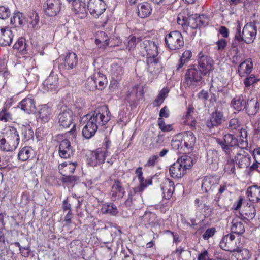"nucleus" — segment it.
I'll use <instances>...</instances> for the list:
<instances>
[{"label":"nucleus","instance_id":"obj_49","mask_svg":"<svg viewBox=\"0 0 260 260\" xmlns=\"http://www.w3.org/2000/svg\"><path fill=\"white\" fill-rule=\"evenodd\" d=\"M101 211L104 214L115 215L118 213L116 206L113 203H105L103 205Z\"/></svg>","mask_w":260,"mask_h":260},{"label":"nucleus","instance_id":"obj_24","mask_svg":"<svg viewBox=\"0 0 260 260\" xmlns=\"http://www.w3.org/2000/svg\"><path fill=\"white\" fill-rule=\"evenodd\" d=\"M14 35L12 30L8 27L0 29V45L2 46H10L13 41Z\"/></svg>","mask_w":260,"mask_h":260},{"label":"nucleus","instance_id":"obj_64","mask_svg":"<svg viewBox=\"0 0 260 260\" xmlns=\"http://www.w3.org/2000/svg\"><path fill=\"white\" fill-rule=\"evenodd\" d=\"M140 38H136L135 36H130L128 38L127 46L129 50L134 49L137 43L141 41Z\"/></svg>","mask_w":260,"mask_h":260},{"label":"nucleus","instance_id":"obj_60","mask_svg":"<svg viewBox=\"0 0 260 260\" xmlns=\"http://www.w3.org/2000/svg\"><path fill=\"white\" fill-rule=\"evenodd\" d=\"M140 192H141L135 191L133 189V191H131L129 193L132 199V203H136V208L139 207V205L141 204L142 199L141 194L139 193Z\"/></svg>","mask_w":260,"mask_h":260},{"label":"nucleus","instance_id":"obj_33","mask_svg":"<svg viewBox=\"0 0 260 260\" xmlns=\"http://www.w3.org/2000/svg\"><path fill=\"white\" fill-rule=\"evenodd\" d=\"M170 176L174 178H181L186 173V171L179 163L177 161L170 167Z\"/></svg>","mask_w":260,"mask_h":260},{"label":"nucleus","instance_id":"obj_50","mask_svg":"<svg viewBox=\"0 0 260 260\" xmlns=\"http://www.w3.org/2000/svg\"><path fill=\"white\" fill-rule=\"evenodd\" d=\"M22 139L24 141H28L34 137V131L29 126H22L21 127Z\"/></svg>","mask_w":260,"mask_h":260},{"label":"nucleus","instance_id":"obj_36","mask_svg":"<svg viewBox=\"0 0 260 260\" xmlns=\"http://www.w3.org/2000/svg\"><path fill=\"white\" fill-rule=\"evenodd\" d=\"M13 48L21 55H26L28 53V45L26 39L24 37H19L14 44Z\"/></svg>","mask_w":260,"mask_h":260},{"label":"nucleus","instance_id":"obj_46","mask_svg":"<svg viewBox=\"0 0 260 260\" xmlns=\"http://www.w3.org/2000/svg\"><path fill=\"white\" fill-rule=\"evenodd\" d=\"M33 150L29 146H25L21 148L18 154V159L22 161L28 160L32 154Z\"/></svg>","mask_w":260,"mask_h":260},{"label":"nucleus","instance_id":"obj_13","mask_svg":"<svg viewBox=\"0 0 260 260\" xmlns=\"http://www.w3.org/2000/svg\"><path fill=\"white\" fill-rule=\"evenodd\" d=\"M177 137H181L185 153L192 150L196 141V138L192 132L190 131L184 132L178 135Z\"/></svg>","mask_w":260,"mask_h":260},{"label":"nucleus","instance_id":"obj_6","mask_svg":"<svg viewBox=\"0 0 260 260\" xmlns=\"http://www.w3.org/2000/svg\"><path fill=\"white\" fill-rule=\"evenodd\" d=\"M216 141L221 146L227 157H231L232 155L234 154L233 151L235 149L239 147L238 139L234 135L231 134L224 135L222 139L216 138Z\"/></svg>","mask_w":260,"mask_h":260},{"label":"nucleus","instance_id":"obj_30","mask_svg":"<svg viewBox=\"0 0 260 260\" xmlns=\"http://www.w3.org/2000/svg\"><path fill=\"white\" fill-rule=\"evenodd\" d=\"M235 161L239 168H247L251 164V156L247 153H238L234 157Z\"/></svg>","mask_w":260,"mask_h":260},{"label":"nucleus","instance_id":"obj_41","mask_svg":"<svg viewBox=\"0 0 260 260\" xmlns=\"http://www.w3.org/2000/svg\"><path fill=\"white\" fill-rule=\"evenodd\" d=\"M142 219L146 226L154 227L158 223L156 214L151 212H146Z\"/></svg>","mask_w":260,"mask_h":260},{"label":"nucleus","instance_id":"obj_56","mask_svg":"<svg viewBox=\"0 0 260 260\" xmlns=\"http://www.w3.org/2000/svg\"><path fill=\"white\" fill-rule=\"evenodd\" d=\"M138 180L139 185L137 187L133 188L134 190L142 192L148 185L152 184V179H145L144 177H142L138 179Z\"/></svg>","mask_w":260,"mask_h":260},{"label":"nucleus","instance_id":"obj_35","mask_svg":"<svg viewBox=\"0 0 260 260\" xmlns=\"http://www.w3.org/2000/svg\"><path fill=\"white\" fill-rule=\"evenodd\" d=\"M147 71L151 73H156L161 67L160 59L158 57H146Z\"/></svg>","mask_w":260,"mask_h":260},{"label":"nucleus","instance_id":"obj_42","mask_svg":"<svg viewBox=\"0 0 260 260\" xmlns=\"http://www.w3.org/2000/svg\"><path fill=\"white\" fill-rule=\"evenodd\" d=\"M111 75L112 79L116 82L120 81L124 74V68L117 64L112 66Z\"/></svg>","mask_w":260,"mask_h":260},{"label":"nucleus","instance_id":"obj_34","mask_svg":"<svg viewBox=\"0 0 260 260\" xmlns=\"http://www.w3.org/2000/svg\"><path fill=\"white\" fill-rule=\"evenodd\" d=\"M77 162H63L58 165L59 172L62 175L73 174L77 167Z\"/></svg>","mask_w":260,"mask_h":260},{"label":"nucleus","instance_id":"obj_47","mask_svg":"<svg viewBox=\"0 0 260 260\" xmlns=\"http://www.w3.org/2000/svg\"><path fill=\"white\" fill-rule=\"evenodd\" d=\"M228 56L233 63H237L240 60L241 55L239 53L238 48L236 46L232 45L231 48L229 50Z\"/></svg>","mask_w":260,"mask_h":260},{"label":"nucleus","instance_id":"obj_61","mask_svg":"<svg viewBox=\"0 0 260 260\" xmlns=\"http://www.w3.org/2000/svg\"><path fill=\"white\" fill-rule=\"evenodd\" d=\"M228 128L233 132L239 131L241 128V122L237 118L231 119L229 122Z\"/></svg>","mask_w":260,"mask_h":260},{"label":"nucleus","instance_id":"obj_17","mask_svg":"<svg viewBox=\"0 0 260 260\" xmlns=\"http://www.w3.org/2000/svg\"><path fill=\"white\" fill-rule=\"evenodd\" d=\"M219 245L222 249L232 252L237 247L236 246L235 236L232 233L224 236Z\"/></svg>","mask_w":260,"mask_h":260},{"label":"nucleus","instance_id":"obj_62","mask_svg":"<svg viewBox=\"0 0 260 260\" xmlns=\"http://www.w3.org/2000/svg\"><path fill=\"white\" fill-rule=\"evenodd\" d=\"M157 124L159 128L164 132H169L173 130V126L172 124H166L165 120L161 118H158Z\"/></svg>","mask_w":260,"mask_h":260},{"label":"nucleus","instance_id":"obj_2","mask_svg":"<svg viewBox=\"0 0 260 260\" xmlns=\"http://www.w3.org/2000/svg\"><path fill=\"white\" fill-rule=\"evenodd\" d=\"M209 19L205 15H191L187 18L179 15L177 18V23L182 26L183 31L189 35H193L194 30L201 26L208 25Z\"/></svg>","mask_w":260,"mask_h":260},{"label":"nucleus","instance_id":"obj_54","mask_svg":"<svg viewBox=\"0 0 260 260\" xmlns=\"http://www.w3.org/2000/svg\"><path fill=\"white\" fill-rule=\"evenodd\" d=\"M230 159L227 160V162L225 164L224 168V170L225 173L228 174L236 175V169H235V161L234 158L231 159V157H229Z\"/></svg>","mask_w":260,"mask_h":260},{"label":"nucleus","instance_id":"obj_45","mask_svg":"<svg viewBox=\"0 0 260 260\" xmlns=\"http://www.w3.org/2000/svg\"><path fill=\"white\" fill-rule=\"evenodd\" d=\"M245 108L249 114H255L259 110V103L257 99H252L246 102Z\"/></svg>","mask_w":260,"mask_h":260},{"label":"nucleus","instance_id":"obj_19","mask_svg":"<svg viewBox=\"0 0 260 260\" xmlns=\"http://www.w3.org/2000/svg\"><path fill=\"white\" fill-rule=\"evenodd\" d=\"M59 156L64 159L70 158L73 154V151L70 141L64 139L60 141L58 149Z\"/></svg>","mask_w":260,"mask_h":260},{"label":"nucleus","instance_id":"obj_9","mask_svg":"<svg viewBox=\"0 0 260 260\" xmlns=\"http://www.w3.org/2000/svg\"><path fill=\"white\" fill-rule=\"evenodd\" d=\"M87 6L91 15L98 18L106 11L107 4L106 0H88Z\"/></svg>","mask_w":260,"mask_h":260},{"label":"nucleus","instance_id":"obj_53","mask_svg":"<svg viewBox=\"0 0 260 260\" xmlns=\"http://www.w3.org/2000/svg\"><path fill=\"white\" fill-rule=\"evenodd\" d=\"M239 131L240 137V140L239 141V147L242 149H244L247 148L248 145L247 132L245 128H241Z\"/></svg>","mask_w":260,"mask_h":260},{"label":"nucleus","instance_id":"obj_8","mask_svg":"<svg viewBox=\"0 0 260 260\" xmlns=\"http://www.w3.org/2000/svg\"><path fill=\"white\" fill-rule=\"evenodd\" d=\"M197 60L198 63L197 67L206 76L213 71L214 61L212 57L203 51L198 53Z\"/></svg>","mask_w":260,"mask_h":260},{"label":"nucleus","instance_id":"obj_25","mask_svg":"<svg viewBox=\"0 0 260 260\" xmlns=\"http://www.w3.org/2000/svg\"><path fill=\"white\" fill-rule=\"evenodd\" d=\"M251 256L249 250L237 246L232 252L231 258L232 260H249Z\"/></svg>","mask_w":260,"mask_h":260},{"label":"nucleus","instance_id":"obj_11","mask_svg":"<svg viewBox=\"0 0 260 260\" xmlns=\"http://www.w3.org/2000/svg\"><path fill=\"white\" fill-rule=\"evenodd\" d=\"M3 134L4 138H6L9 143V146L6 149H8V148L9 149L10 148L16 149L18 147L20 141L19 136L16 128L13 126H9L4 129Z\"/></svg>","mask_w":260,"mask_h":260},{"label":"nucleus","instance_id":"obj_10","mask_svg":"<svg viewBox=\"0 0 260 260\" xmlns=\"http://www.w3.org/2000/svg\"><path fill=\"white\" fill-rule=\"evenodd\" d=\"M225 121L223 112L217 109L212 112L205 122L207 127L211 129L220 126Z\"/></svg>","mask_w":260,"mask_h":260},{"label":"nucleus","instance_id":"obj_28","mask_svg":"<svg viewBox=\"0 0 260 260\" xmlns=\"http://www.w3.org/2000/svg\"><path fill=\"white\" fill-rule=\"evenodd\" d=\"M247 198L252 203L260 202V186L252 185L248 187L246 191Z\"/></svg>","mask_w":260,"mask_h":260},{"label":"nucleus","instance_id":"obj_37","mask_svg":"<svg viewBox=\"0 0 260 260\" xmlns=\"http://www.w3.org/2000/svg\"><path fill=\"white\" fill-rule=\"evenodd\" d=\"M77 63V57L75 53L68 51L64 58V66L67 69H73Z\"/></svg>","mask_w":260,"mask_h":260},{"label":"nucleus","instance_id":"obj_29","mask_svg":"<svg viewBox=\"0 0 260 260\" xmlns=\"http://www.w3.org/2000/svg\"><path fill=\"white\" fill-rule=\"evenodd\" d=\"M58 78L56 75L51 74L43 83V89L46 91H52L58 87Z\"/></svg>","mask_w":260,"mask_h":260},{"label":"nucleus","instance_id":"obj_18","mask_svg":"<svg viewBox=\"0 0 260 260\" xmlns=\"http://www.w3.org/2000/svg\"><path fill=\"white\" fill-rule=\"evenodd\" d=\"M160 186L162 198L166 200L171 199L175 190L174 182L169 178H165Z\"/></svg>","mask_w":260,"mask_h":260},{"label":"nucleus","instance_id":"obj_27","mask_svg":"<svg viewBox=\"0 0 260 260\" xmlns=\"http://www.w3.org/2000/svg\"><path fill=\"white\" fill-rule=\"evenodd\" d=\"M245 222L239 216L235 217L232 221L231 231L237 235L243 234L245 231Z\"/></svg>","mask_w":260,"mask_h":260},{"label":"nucleus","instance_id":"obj_52","mask_svg":"<svg viewBox=\"0 0 260 260\" xmlns=\"http://www.w3.org/2000/svg\"><path fill=\"white\" fill-rule=\"evenodd\" d=\"M228 192L227 184L224 183L220 184L218 188V191L215 195V200L219 202L220 200L224 198L228 194Z\"/></svg>","mask_w":260,"mask_h":260},{"label":"nucleus","instance_id":"obj_15","mask_svg":"<svg viewBox=\"0 0 260 260\" xmlns=\"http://www.w3.org/2000/svg\"><path fill=\"white\" fill-rule=\"evenodd\" d=\"M194 108L192 105H189L187 108L185 114L182 117V123L184 125L189 126L192 130H195L197 124L196 118L193 116Z\"/></svg>","mask_w":260,"mask_h":260},{"label":"nucleus","instance_id":"obj_55","mask_svg":"<svg viewBox=\"0 0 260 260\" xmlns=\"http://www.w3.org/2000/svg\"><path fill=\"white\" fill-rule=\"evenodd\" d=\"M24 17L22 13L17 12L14 13L13 16L11 18V23L15 26L22 25L23 23Z\"/></svg>","mask_w":260,"mask_h":260},{"label":"nucleus","instance_id":"obj_14","mask_svg":"<svg viewBox=\"0 0 260 260\" xmlns=\"http://www.w3.org/2000/svg\"><path fill=\"white\" fill-rule=\"evenodd\" d=\"M125 193L121 180L116 179L111 187L110 196L112 201H118L122 199Z\"/></svg>","mask_w":260,"mask_h":260},{"label":"nucleus","instance_id":"obj_4","mask_svg":"<svg viewBox=\"0 0 260 260\" xmlns=\"http://www.w3.org/2000/svg\"><path fill=\"white\" fill-rule=\"evenodd\" d=\"M257 34L256 27L254 24L247 23L241 32V26L238 24L236 32L235 35L234 40L239 43V46L242 47L244 43L250 44L253 42Z\"/></svg>","mask_w":260,"mask_h":260},{"label":"nucleus","instance_id":"obj_23","mask_svg":"<svg viewBox=\"0 0 260 260\" xmlns=\"http://www.w3.org/2000/svg\"><path fill=\"white\" fill-rule=\"evenodd\" d=\"M218 184V179L215 176H206L203 179L202 189L205 192L212 191L215 186Z\"/></svg>","mask_w":260,"mask_h":260},{"label":"nucleus","instance_id":"obj_12","mask_svg":"<svg viewBox=\"0 0 260 260\" xmlns=\"http://www.w3.org/2000/svg\"><path fill=\"white\" fill-rule=\"evenodd\" d=\"M61 5L60 0H46L43 6L44 12L48 16H55L60 11Z\"/></svg>","mask_w":260,"mask_h":260},{"label":"nucleus","instance_id":"obj_22","mask_svg":"<svg viewBox=\"0 0 260 260\" xmlns=\"http://www.w3.org/2000/svg\"><path fill=\"white\" fill-rule=\"evenodd\" d=\"M152 6L150 3L144 1L139 3L136 8V13L141 18L148 17L152 13Z\"/></svg>","mask_w":260,"mask_h":260},{"label":"nucleus","instance_id":"obj_38","mask_svg":"<svg viewBox=\"0 0 260 260\" xmlns=\"http://www.w3.org/2000/svg\"><path fill=\"white\" fill-rule=\"evenodd\" d=\"M231 105L236 111L240 112L245 108L246 100L241 94L236 95L231 101Z\"/></svg>","mask_w":260,"mask_h":260},{"label":"nucleus","instance_id":"obj_20","mask_svg":"<svg viewBox=\"0 0 260 260\" xmlns=\"http://www.w3.org/2000/svg\"><path fill=\"white\" fill-rule=\"evenodd\" d=\"M17 106L28 114L34 112L36 109V102L31 95H28L18 103Z\"/></svg>","mask_w":260,"mask_h":260},{"label":"nucleus","instance_id":"obj_31","mask_svg":"<svg viewBox=\"0 0 260 260\" xmlns=\"http://www.w3.org/2000/svg\"><path fill=\"white\" fill-rule=\"evenodd\" d=\"M252 69V60L251 58H249L240 64L238 69V73L240 77H246L251 72Z\"/></svg>","mask_w":260,"mask_h":260},{"label":"nucleus","instance_id":"obj_58","mask_svg":"<svg viewBox=\"0 0 260 260\" xmlns=\"http://www.w3.org/2000/svg\"><path fill=\"white\" fill-rule=\"evenodd\" d=\"M179 139H173L171 141V146L174 150H178L180 153H185V150L183 149V144L181 137H178Z\"/></svg>","mask_w":260,"mask_h":260},{"label":"nucleus","instance_id":"obj_57","mask_svg":"<svg viewBox=\"0 0 260 260\" xmlns=\"http://www.w3.org/2000/svg\"><path fill=\"white\" fill-rule=\"evenodd\" d=\"M138 180L139 185L137 187L133 188L134 190L142 192L148 185L152 184V179H145L144 177H142L138 179Z\"/></svg>","mask_w":260,"mask_h":260},{"label":"nucleus","instance_id":"obj_3","mask_svg":"<svg viewBox=\"0 0 260 260\" xmlns=\"http://www.w3.org/2000/svg\"><path fill=\"white\" fill-rule=\"evenodd\" d=\"M205 76L196 65H191L185 71L183 84L185 88L194 89L202 85Z\"/></svg>","mask_w":260,"mask_h":260},{"label":"nucleus","instance_id":"obj_48","mask_svg":"<svg viewBox=\"0 0 260 260\" xmlns=\"http://www.w3.org/2000/svg\"><path fill=\"white\" fill-rule=\"evenodd\" d=\"M177 161L182 166V167L186 171L187 170L190 169L193 165L192 158L187 155L182 156Z\"/></svg>","mask_w":260,"mask_h":260},{"label":"nucleus","instance_id":"obj_40","mask_svg":"<svg viewBox=\"0 0 260 260\" xmlns=\"http://www.w3.org/2000/svg\"><path fill=\"white\" fill-rule=\"evenodd\" d=\"M109 38L107 35L103 31L98 33L95 40V43L99 48L104 50L109 45Z\"/></svg>","mask_w":260,"mask_h":260},{"label":"nucleus","instance_id":"obj_16","mask_svg":"<svg viewBox=\"0 0 260 260\" xmlns=\"http://www.w3.org/2000/svg\"><path fill=\"white\" fill-rule=\"evenodd\" d=\"M74 113L70 109H66L61 112L58 115V123L63 128L69 127L72 123Z\"/></svg>","mask_w":260,"mask_h":260},{"label":"nucleus","instance_id":"obj_63","mask_svg":"<svg viewBox=\"0 0 260 260\" xmlns=\"http://www.w3.org/2000/svg\"><path fill=\"white\" fill-rule=\"evenodd\" d=\"M11 16V11L8 6H0V19L5 20Z\"/></svg>","mask_w":260,"mask_h":260},{"label":"nucleus","instance_id":"obj_59","mask_svg":"<svg viewBox=\"0 0 260 260\" xmlns=\"http://www.w3.org/2000/svg\"><path fill=\"white\" fill-rule=\"evenodd\" d=\"M62 176V177L60 179L61 181L63 184L67 185H74L78 179L77 176H73L71 175V174Z\"/></svg>","mask_w":260,"mask_h":260},{"label":"nucleus","instance_id":"obj_5","mask_svg":"<svg viewBox=\"0 0 260 260\" xmlns=\"http://www.w3.org/2000/svg\"><path fill=\"white\" fill-rule=\"evenodd\" d=\"M164 40L165 47L170 52L177 51L184 45L183 36L178 30H173L167 33Z\"/></svg>","mask_w":260,"mask_h":260},{"label":"nucleus","instance_id":"obj_32","mask_svg":"<svg viewBox=\"0 0 260 260\" xmlns=\"http://www.w3.org/2000/svg\"><path fill=\"white\" fill-rule=\"evenodd\" d=\"M138 89V85H135L126 93L124 101L125 103L129 104V106L131 107H136L137 106L136 101L137 100Z\"/></svg>","mask_w":260,"mask_h":260},{"label":"nucleus","instance_id":"obj_39","mask_svg":"<svg viewBox=\"0 0 260 260\" xmlns=\"http://www.w3.org/2000/svg\"><path fill=\"white\" fill-rule=\"evenodd\" d=\"M52 112V109L50 107L47 105H42L38 112L39 117L42 122H47L50 119Z\"/></svg>","mask_w":260,"mask_h":260},{"label":"nucleus","instance_id":"obj_51","mask_svg":"<svg viewBox=\"0 0 260 260\" xmlns=\"http://www.w3.org/2000/svg\"><path fill=\"white\" fill-rule=\"evenodd\" d=\"M13 120L12 114L9 111V108L4 106L0 111V121L7 123Z\"/></svg>","mask_w":260,"mask_h":260},{"label":"nucleus","instance_id":"obj_44","mask_svg":"<svg viewBox=\"0 0 260 260\" xmlns=\"http://www.w3.org/2000/svg\"><path fill=\"white\" fill-rule=\"evenodd\" d=\"M242 212V214L247 219H252L256 215L255 208L253 204L244 206Z\"/></svg>","mask_w":260,"mask_h":260},{"label":"nucleus","instance_id":"obj_1","mask_svg":"<svg viewBox=\"0 0 260 260\" xmlns=\"http://www.w3.org/2000/svg\"><path fill=\"white\" fill-rule=\"evenodd\" d=\"M85 125L82 134L88 139L94 136L98 128L106 124L111 119V114L107 106L98 107L94 111L85 116Z\"/></svg>","mask_w":260,"mask_h":260},{"label":"nucleus","instance_id":"obj_21","mask_svg":"<svg viewBox=\"0 0 260 260\" xmlns=\"http://www.w3.org/2000/svg\"><path fill=\"white\" fill-rule=\"evenodd\" d=\"M72 11L80 19L84 18L87 15L85 3L80 0H75L73 2Z\"/></svg>","mask_w":260,"mask_h":260},{"label":"nucleus","instance_id":"obj_26","mask_svg":"<svg viewBox=\"0 0 260 260\" xmlns=\"http://www.w3.org/2000/svg\"><path fill=\"white\" fill-rule=\"evenodd\" d=\"M141 46L146 52V57H157L158 55V47L152 41L145 40Z\"/></svg>","mask_w":260,"mask_h":260},{"label":"nucleus","instance_id":"obj_43","mask_svg":"<svg viewBox=\"0 0 260 260\" xmlns=\"http://www.w3.org/2000/svg\"><path fill=\"white\" fill-rule=\"evenodd\" d=\"M92 77L95 83L98 84V89L102 90L104 89L107 82L106 76L99 72L93 75Z\"/></svg>","mask_w":260,"mask_h":260},{"label":"nucleus","instance_id":"obj_7","mask_svg":"<svg viewBox=\"0 0 260 260\" xmlns=\"http://www.w3.org/2000/svg\"><path fill=\"white\" fill-rule=\"evenodd\" d=\"M108 153L106 149L102 148L89 151L85 155L86 162L89 166L92 167L100 166L105 162Z\"/></svg>","mask_w":260,"mask_h":260}]
</instances>
